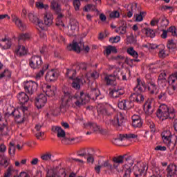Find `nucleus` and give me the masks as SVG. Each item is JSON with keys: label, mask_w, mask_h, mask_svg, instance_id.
I'll return each mask as SVG.
<instances>
[{"label": "nucleus", "mask_w": 177, "mask_h": 177, "mask_svg": "<svg viewBox=\"0 0 177 177\" xmlns=\"http://www.w3.org/2000/svg\"><path fill=\"white\" fill-rule=\"evenodd\" d=\"M102 100L103 95L100 94V91L98 88H91L90 96L89 95L82 92H77L75 96L71 95V93L68 91H64V95L62 98V107H68V106H73V107H81L84 104L89 102V100Z\"/></svg>", "instance_id": "1"}, {"label": "nucleus", "mask_w": 177, "mask_h": 177, "mask_svg": "<svg viewBox=\"0 0 177 177\" xmlns=\"http://www.w3.org/2000/svg\"><path fill=\"white\" fill-rule=\"evenodd\" d=\"M156 115L162 121L168 119L172 120L175 118V109L172 107H168L165 104H162L159 106Z\"/></svg>", "instance_id": "2"}, {"label": "nucleus", "mask_w": 177, "mask_h": 177, "mask_svg": "<svg viewBox=\"0 0 177 177\" xmlns=\"http://www.w3.org/2000/svg\"><path fill=\"white\" fill-rule=\"evenodd\" d=\"M104 121L106 125H112L114 128L118 129V128L124 127V124L125 123V115L121 112H118L113 119H105Z\"/></svg>", "instance_id": "3"}, {"label": "nucleus", "mask_w": 177, "mask_h": 177, "mask_svg": "<svg viewBox=\"0 0 177 177\" xmlns=\"http://www.w3.org/2000/svg\"><path fill=\"white\" fill-rule=\"evenodd\" d=\"M147 88V86H146V83L140 80V78H137L136 80V85L134 88V91L137 92V94L135 97V102L136 103H142V102L145 100V97L143 95H142V92H145Z\"/></svg>", "instance_id": "4"}, {"label": "nucleus", "mask_w": 177, "mask_h": 177, "mask_svg": "<svg viewBox=\"0 0 177 177\" xmlns=\"http://www.w3.org/2000/svg\"><path fill=\"white\" fill-rule=\"evenodd\" d=\"M161 136L164 143L167 145L169 150H174L177 143L176 135H172L170 131H165L162 133Z\"/></svg>", "instance_id": "5"}, {"label": "nucleus", "mask_w": 177, "mask_h": 177, "mask_svg": "<svg viewBox=\"0 0 177 177\" xmlns=\"http://www.w3.org/2000/svg\"><path fill=\"white\" fill-rule=\"evenodd\" d=\"M67 49L68 50H74V52H77V53H80L81 50L89 52V46H85L83 41H80V42L73 41L72 44H69L67 46Z\"/></svg>", "instance_id": "6"}, {"label": "nucleus", "mask_w": 177, "mask_h": 177, "mask_svg": "<svg viewBox=\"0 0 177 177\" xmlns=\"http://www.w3.org/2000/svg\"><path fill=\"white\" fill-rule=\"evenodd\" d=\"M37 88L38 83L32 80L24 82V89L25 90V92L29 95H33L37 91Z\"/></svg>", "instance_id": "7"}, {"label": "nucleus", "mask_w": 177, "mask_h": 177, "mask_svg": "<svg viewBox=\"0 0 177 177\" xmlns=\"http://www.w3.org/2000/svg\"><path fill=\"white\" fill-rule=\"evenodd\" d=\"M143 109L147 115L153 114L154 109H156V100L153 98H149L144 104Z\"/></svg>", "instance_id": "8"}, {"label": "nucleus", "mask_w": 177, "mask_h": 177, "mask_svg": "<svg viewBox=\"0 0 177 177\" xmlns=\"http://www.w3.org/2000/svg\"><path fill=\"white\" fill-rule=\"evenodd\" d=\"M29 66L33 70L41 68L42 66V58L39 55H33L29 59Z\"/></svg>", "instance_id": "9"}, {"label": "nucleus", "mask_w": 177, "mask_h": 177, "mask_svg": "<svg viewBox=\"0 0 177 177\" xmlns=\"http://www.w3.org/2000/svg\"><path fill=\"white\" fill-rule=\"evenodd\" d=\"M84 126L86 129H92L93 132H95V133H103V128L96 122H88L87 123H84Z\"/></svg>", "instance_id": "10"}, {"label": "nucleus", "mask_w": 177, "mask_h": 177, "mask_svg": "<svg viewBox=\"0 0 177 177\" xmlns=\"http://www.w3.org/2000/svg\"><path fill=\"white\" fill-rule=\"evenodd\" d=\"M133 106V102H132V94L130 95V101L123 100L120 101L118 104V107H119L120 110H129V109H132Z\"/></svg>", "instance_id": "11"}, {"label": "nucleus", "mask_w": 177, "mask_h": 177, "mask_svg": "<svg viewBox=\"0 0 177 177\" xmlns=\"http://www.w3.org/2000/svg\"><path fill=\"white\" fill-rule=\"evenodd\" d=\"M42 91L48 97H53L56 95V88L50 85L44 84L42 86Z\"/></svg>", "instance_id": "12"}, {"label": "nucleus", "mask_w": 177, "mask_h": 177, "mask_svg": "<svg viewBox=\"0 0 177 177\" xmlns=\"http://www.w3.org/2000/svg\"><path fill=\"white\" fill-rule=\"evenodd\" d=\"M126 161H127V163L125 165L127 170L125 171L123 177H130L132 172V169L133 168V167H132V165H133V160H132V156H128L126 158Z\"/></svg>", "instance_id": "13"}, {"label": "nucleus", "mask_w": 177, "mask_h": 177, "mask_svg": "<svg viewBox=\"0 0 177 177\" xmlns=\"http://www.w3.org/2000/svg\"><path fill=\"white\" fill-rule=\"evenodd\" d=\"M46 102H48V98L45 94H40L35 99V104L37 109H42L45 106Z\"/></svg>", "instance_id": "14"}, {"label": "nucleus", "mask_w": 177, "mask_h": 177, "mask_svg": "<svg viewBox=\"0 0 177 177\" xmlns=\"http://www.w3.org/2000/svg\"><path fill=\"white\" fill-rule=\"evenodd\" d=\"M102 168H108L109 171H113V165L110 163L109 160H106L102 162V165H96L94 167V170L97 174V175L100 174V169Z\"/></svg>", "instance_id": "15"}, {"label": "nucleus", "mask_w": 177, "mask_h": 177, "mask_svg": "<svg viewBox=\"0 0 177 177\" xmlns=\"http://www.w3.org/2000/svg\"><path fill=\"white\" fill-rule=\"evenodd\" d=\"M97 111L99 115H111L114 111V109L111 107L106 108L102 105H98Z\"/></svg>", "instance_id": "16"}, {"label": "nucleus", "mask_w": 177, "mask_h": 177, "mask_svg": "<svg viewBox=\"0 0 177 177\" xmlns=\"http://www.w3.org/2000/svg\"><path fill=\"white\" fill-rule=\"evenodd\" d=\"M132 139H133V134L132 133H129V134H120L118 138H115L113 140V143L115 145H118V142L121 140H127V142H132Z\"/></svg>", "instance_id": "17"}, {"label": "nucleus", "mask_w": 177, "mask_h": 177, "mask_svg": "<svg viewBox=\"0 0 177 177\" xmlns=\"http://www.w3.org/2000/svg\"><path fill=\"white\" fill-rule=\"evenodd\" d=\"M11 114L14 116L15 120L17 124H23L24 122V115L19 109L13 111Z\"/></svg>", "instance_id": "18"}, {"label": "nucleus", "mask_w": 177, "mask_h": 177, "mask_svg": "<svg viewBox=\"0 0 177 177\" xmlns=\"http://www.w3.org/2000/svg\"><path fill=\"white\" fill-rule=\"evenodd\" d=\"M121 95H124V90L115 86L109 89V96L111 97H119Z\"/></svg>", "instance_id": "19"}, {"label": "nucleus", "mask_w": 177, "mask_h": 177, "mask_svg": "<svg viewBox=\"0 0 177 177\" xmlns=\"http://www.w3.org/2000/svg\"><path fill=\"white\" fill-rule=\"evenodd\" d=\"M12 19L13 23H15V24L17 26V27H18V28H19V30H21V31H24V30H26V24L23 23V21H21V19H20L19 17L15 15H12Z\"/></svg>", "instance_id": "20"}, {"label": "nucleus", "mask_w": 177, "mask_h": 177, "mask_svg": "<svg viewBox=\"0 0 177 177\" xmlns=\"http://www.w3.org/2000/svg\"><path fill=\"white\" fill-rule=\"evenodd\" d=\"M167 177H177V166L175 165H169L167 169Z\"/></svg>", "instance_id": "21"}, {"label": "nucleus", "mask_w": 177, "mask_h": 177, "mask_svg": "<svg viewBox=\"0 0 177 177\" xmlns=\"http://www.w3.org/2000/svg\"><path fill=\"white\" fill-rule=\"evenodd\" d=\"M57 80V73L55 70L49 71L46 75V81L47 82H52Z\"/></svg>", "instance_id": "22"}, {"label": "nucleus", "mask_w": 177, "mask_h": 177, "mask_svg": "<svg viewBox=\"0 0 177 177\" xmlns=\"http://www.w3.org/2000/svg\"><path fill=\"white\" fill-rule=\"evenodd\" d=\"M0 46L2 49H10V46H12V39L6 37L1 39Z\"/></svg>", "instance_id": "23"}, {"label": "nucleus", "mask_w": 177, "mask_h": 177, "mask_svg": "<svg viewBox=\"0 0 177 177\" xmlns=\"http://www.w3.org/2000/svg\"><path fill=\"white\" fill-rule=\"evenodd\" d=\"M136 5V10H138L139 14H136L135 15V21L140 22L143 21V15H145V12H142V8L140 6H138V3H135Z\"/></svg>", "instance_id": "24"}, {"label": "nucleus", "mask_w": 177, "mask_h": 177, "mask_svg": "<svg viewBox=\"0 0 177 177\" xmlns=\"http://www.w3.org/2000/svg\"><path fill=\"white\" fill-rule=\"evenodd\" d=\"M104 81L106 82V85H112L115 86L117 85V78L115 76L109 75L104 77Z\"/></svg>", "instance_id": "25"}, {"label": "nucleus", "mask_w": 177, "mask_h": 177, "mask_svg": "<svg viewBox=\"0 0 177 177\" xmlns=\"http://www.w3.org/2000/svg\"><path fill=\"white\" fill-rule=\"evenodd\" d=\"M44 24L48 27L53 24V15L51 12L44 14Z\"/></svg>", "instance_id": "26"}, {"label": "nucleus", "mask_w": 177, "mask_h": 177, "mask_svg": "<svg viewBox=\"0 0 177 177\" xmlns=\"http://www.w3.org/2000/svg\"><path fill=\"white\" fill-rule=\"evenodd\" d=\"M136 169H138L140 172V174L143 175L145 172H147L149 167H147L146 164L143 162H138L137 165H135Z\"/></svg>", "instance_id": "27"}, {"label": "nucleus", "mask_w": 177, "mask_h": 177, "mask_svg": "<svg viewBox=\"0 0 177 177\" xmlns=\"http://www.w3.org/2000/svg\"><path fill=\"white\" fill-rule=\"evenodd\" d=\"M19 102L21 103V104H26L27 102H28L30 97L27 94L24 92L19 93L17 96Z\"/></svg>", "instance_id": "28"}, {"label": "nucleus", "mask_w": 177, "mask_h": 177, "mask_svg": "<svg viewBox=\"0 0 177 177\" xmlns=\"http://www.w3.org/2000/svg\"><path fill=\"white\" fill-rule=\"evenodd\" d=\"M72 80L73 82H72L71 86L72 88H74V89H80V88H81V84H84L85 82V80L80 79L78 77Z\"/></svg>", "instance_id": "29"}, {"label": "nucleus", "mask_w": 177, "mask_h": 177, "mask_svg": "<svg viewBox=\"0 0 177 177\" xmlns=\"http://www.w3.org/2000/svg\"><path fill=\"white\" fill-rule=\"evenodd\" d=\"M15 52L19 56H25V55H27V48L21 45V44L18 43V46L17 47Z\"/></svg>", "instance_id": "30"}, {"label": "nucleus", "mask_w": 177, "mask_h": 177, "mask_svg": "<svg viewBox=\"0 0 177 177\" xmlns=\"http://www.w3.org/2000/svg\"><path fill=\"white\" fill-rule=\"evenodd\" d=\"M158 84L160 86H165V85H167V73H162L159 75Z\"/></svg>", "instance_id": "31"}, {"label": "nucleus", "mask_w": 177, "mask_h": 177, "mask_svg": "<svg viewBox=\"0 0 177 177\" xmlns=\"http://www.w3.org/2000/svg\"><path fill=\"white\" fill-rule=\"evenodd\" d=\"M52 131L53 132H57V138H64L66 136V131H64L60 127H53Z\"/></svg>", "instance_id": "32"}, {"label": "nucleus", "mask_w": 177, "mask_h": 177, "mask_svg": "<svg viewBox=\"0 0 177 177\" xmlns=\"http://www.w3.org/2000/svg\"><path fill=\"white\" fill-rule=\"evenodd\" d=\"M169 86L167 88V92L168 94L170 96H174V95H176V92H177V82L174 83V84H169Z\"/></svg>", "instance_id": "33"}, {"label": "nucleus", "mask_w": 177, "mask_h": 177, "mask_svg": "<svg viewBox=\"0 0 177 177\" xmlns=\"http://www.w3.org/2000/svg\"><path fill=\"white\" fill-rule=\"evenodd\" d=\"M0 134L2 136H6L9 135V128L6 124L3 123V124H0Z\"/></svg>", "instance_id": "34"}, {"label": "nucleus", "mask_w": 177, "mask_h": 177, "mask_svg": "<svg viewBox=\"0 0 177 177\" xmlns=\"http://www.w3.org/2000/svg\"><path fill=\"white\" fill-rule=\"evenodd\" d=\"M70 30L74 33L76 31H78V21L75 19H71L70 21Z\"/></svg>", "instance_id": "35"}, {"label": "nucleus", "mask_w": 177, "mask_h": 177, "mask_svg": "<svg viewBox=\"0 0 177 177\" xmlns=\"http://www.w3.org/2000/svg\"><path fill=\"white\" fill-rule=\"evenodd\" d=\"M136 117L137 119L133 118V128H142L143 122H142V119H140L139 115H137Z\"/></svg>", "instance_id": "36"}, {"label": "nucleus", "mask_w": 177, "mask_h": 177, "mask_svg": "<svg viewBox=\"0 0 177 177\" xmlns=\"http://www.w3.org/2000/svg\"><path fill=\"white\" fill-rule=\"evenodd\" d=\"M48 68H49V65L48 64L44 65L42 69L36 74V77H35L36 80H40L41 77L44 76V74H45V72L48 70Z\"/></svg>", "instance_id": "37"}, {"label": "nucleus", "mask_w": 177, "mask_h": 177, "mask_svg": "<svg viewBox=\"0 0 177 177\" xmlns=\"http://www.w3.org/2000/svg\"><path fill=\"white\" fill-rule=\"evenodd\" d=\"M157 99L160 102H165L168 100V94L167 91H162L157 95Z\"/></svg>", "instance_id": "38"}, {"label": "nucleus", "mask_w": 177, "mask_h": 177, "mask_svg": "<svg viewBox=\"0 0 177 177\" xmlns=\"http://www.w3.org/2000/svg\"><path fill=\"white\" fill-rule=\"evenodd\" d=\"M30 38H31L30 34H28V33L21 34L18 37V41H19V43L20 44L21 41H28Z\"/></svg>", "instance_id": "39"}, {"label": "nucleus", "mask_w": 177, "mask_h": 177, "mask_svg": "<svg viewBox=\"0 0 177 177\" xmlns=\"http://www.w3.org/2000/svg\"><path fill=\"white\" fill-rule=\"evenodd\" d=\"M75 74H77L75 70L68 69L66 75L68 77V78H69V80H74V78H75Z\"/></svg>", "instance_id": "40"}, {"label": "nucleus", "mask_w": 177, "mask_h": 177, "mask_svg": "<svg viewBox=\"0 0 177 177\" xmlns=\"http://www.w3.org/2000/svg\"><path fill=\"white\" fill-rule=\"evenodd\" d=\"M0 165H2L5 168L9 165V162H8V159L5 155H0Z\"/></svg>", "instance_id": "41"}, {"label": "nucleus", "mask_w": 177, "mask_h": 177, "mask_svg": "<svg viewBox=\"0 0 177 177\" xmlns=\"http://www.w3.org/2000/svg\"><path fill=\"white\" fill-rule=\"evenodd\" d=\"M34 24H35L36 26V28L39 30L41 31L42 30H44V22L42 21V20L38 19L35 23Z\"/></svg>", "instance_id": "42"}, {"label": "nucleus", "mask_w": 177, "mask_h": 177, "mask_svg": "<svg viewBox=\"0 0 177 177\" xmlns=\"http://www.w3.org/2000/svg\"><path fill=\"white\" fill-rule=\"evenodd\" d=\"M145 32L150 38H154L156 37V32L150 28H145Z\"/></svg>", "instance_id": "43"}, {"label": "nucleus", "mask_w": 177, "mask_h": 177, "mask_svg": "<svg viewBox=\"0 0 177 177\" xmlns=\"http://www.w3.org/2000/svg\"><path fill=\"white\" fill-rule=\"evenodd\" d=\"M51 8L53 10H54L57 13H59V12H60L61 10L60 5H59V3H57V2H56L55 0H53V1L51 2Z\"/></svg>", "instance_id": "44"}, {"label": "nucleus", "mask_w": 177, "mask_h": 177, "mask_svg": "<svg viewBox=\"0 0 177 177\" xmlns=\"http://www.w3.org/2000/svg\"><path fill=\"white\" fill-rule=\"evenodd\" d=\"M35 6L37 9H45V10L49 9V6L48 4H44V3L41 1H37L35 3Z\"/></svg>", "instance_id": "45"}, {"label": "nucleus", "mask_w": 177, "mask_h": 177, "mask_svg": "<svg viewBox=\"0 0 177 177\" xmlns=\"http://www.w3.org/2000/svg\"><path fill=\"white\" fill-rule=\"evenodd\" d=\"M168 82L170 84H176L177 82V72L171 74L168 78Z\"/></svg>", "instance_id": "46"}, {"label": "nucleus", "mask_w": 177, "mask_h": 177, "mask_svg": "<svg viewBox=\"0 0 177 177\" xmlns=\"http://www.w3.org/2000/svg\"><path fill=\"white\" fill-rule=\"evenodd\" d=\"M148 90L151 95H154L157 92V86L154 83H151L148 86Z\"/></svg>", "instance_id": "47"}, {"label": "nucleus", "mask_w": 177, "mask_h": 177, "mask_svg": "<svg viewBox=\"0 0 177 177\" xmlns=\"http://www.w3.org/2000/svg\"><path fill=\"white\" fill-rule=\"evenodd\" d=\"M52 157H53V155L50 152H46L41 156V158L43 161H49L52 160Z\"/></svg>", "instance_id": "48"}, {"label": "nucleus", "mask_w": 177, "mask_h": 177, "mask_svg": "<svg viewBox=\"0 0 177 177\" xmlns=\"http://www.w3.org/2000/svg\"><path fill=\"white\" fill-rule=\"evenodd\" d=\"M159 20H160V27H167L169 24V21L167 18H165V17H160Z\"/></svg>", "instance_id": "49"}, {"label": "nucleus", "mask_w": 177, "mask_h": 177, "mask_svg": "<svg viewBox=\"0 0 177 177\" xmlns=\"http://www.w3.org/2000/svg\"><path fill=\"white\" fill-rule=\"evenodd\" d=\"M10 156H15L16 154V147L13 142H10V147L8 149Z\"/></svg>", "instance_id": "50"}, {"label": "nucleus", "mask_w": 177, "mask_h": 177, "mask_svg": "<svg viewBox=\"0 0 177 177\" xmlns=\"http://www.w3.org/2000/svg\"><path fill=\"white\" fill-rule=\"evenodd\" d=\"M28 17L30 20V21H31V23H33V24H35V23L38 20V17H37L35 15H34V13L32 12H30L28 15Z\"/></svg>", "instance_id": "51"}, {"label": "nucleus", "mask_w": 177, "mask_h": 177, "mask_svg": "<svg viewBox=\"0 0 177 177\" xmlns=\"http://www.w3.org/2000/svg\"><path fill=\"white\" fill-rule=\"evenodd\" d=\"M127 26H120L115 30V32L124 35L127 33Z\"/></svg>", "instance_id": "52"}, {"label": "nucleus", "mask_w": 177, "mask_h": 177, "mask_svg": "<svg viewBox=\"0 0 177 177\" xmlns=\"http://www.w3.org/2000/svg\"><path fill=\"white\" fill-rule=\"evenodd\" d=\"M112 161L115 164H124V156H120L118 157H114Z\"/></svg>", "instance_id": "53"}, {"label": "nucleus", "mask_w": 177, "mask_h": 177, "mask_svg": "<svg viewBox=\"0 0 177 177\" xmlns=\"http://www.w3.org/2000/svg\"><path fill=\"white\" fill-rule=\"evenodd\" d=\"M113 59L114 60H117L118 62H119L120 64H124V63H125V60L127 59V58H125V57L122 55H118L116 57H114Z\"/></svg>", "instance_id": "54"}, {"label": "nucleus", "mask_w": 177, "mask_h": 177, "mask_svg": "<svg viewBox=\"0 0 177 177\" xmlns=\"http://www.w3.org/2000/svg\"><path fill=\"white\" fill-rule=\"evenodd\" d=\"M84 12H89V10H96V6L93 4H88L84 8Z\"/></svg>", "instance_id": "55"}, {"label": "nucleus", "mask_w": 177, "mask_h": 177, "mask_svg": "<svg viewBox=\"0 0 177 177\" xmlns=\"http://www.w3.org/2000/svg\"><path fill=\"white\" fill-rule=\"evenodd\" d=\"M63 17V15L62 14H59L57 17V19H56V26H64V24H63V21L62 20Z\"/></svg>", "instance_id": "56"}, {"label": "nucleus", "mask_w": 177, "mask_h": 177, "mask_svg": "<svg viewBox=\"0 0 177 177\" xmlns=\"http://www.w3.org/2000/svg\"><path fill=\"white\" fill-rule=\"evenodd\" d=\"M167 48L168 49H175V48H176V42H175L173 39L169 40Z\"/></svg>", "instance_id": "57"}, {"label": "nucleus", "mask_w": 177, "mask_h": 177, "mask_svg": "<svg viewBox=\"0 0 177 177\" xmlns=\"http://www.w3.org/2000/svg\"><path fill=\"white\" fill-rule=\"evenodd\" d=\"M73 141H74V138H68L66 136L62 139V143H63V145H70Z\"/></svg>", "instance_id": "58"}, {"label": "nucleus", "mask_w": 177, "mask_h": 177, "mask_svg": "<svg viewBox=\"0 0 177 177\" xmlns=\"http://www.w3.org/2000/svg\"><path fill=\"white\" fill-rule=\"evenodd\" d=\"M168 32H171V35L176 37L177 35V29L175 26H171L167 29Z\"/></svg>", "instance_id": "59"}, {"label": "nucleus", "mask_w": 177, "mask_h": 177, "mask_svg": "<svg viewBox=\"0 0 177 177\" xmlns=\"http://www.w3.org/2000/svg\"><path fill=\"white\" fill-rule=\"evenodd\" d=\"M120 41H121V37L120 36H115L109 39V42H111V44H117L120 42Z\"/></svg>", "instance_id": "60"}, {"label": "nucleus", "mask_w": 177, "mask_h": 177, "mask_svg": "<svg viewBox=\"0 0 177 177\" xmlns=\"http://www.w3.org/2000/svg\"><path fill=\"white\" fill-rule=\"evenodd\" d=\"M73 6L75 8V10H80V8L81 7V1H80V0H74Z\"/></svg>", "instance_id": "61"}, {"label": "nucleus", "mask_w": 177, "mask_h": 177, "mask_svg": "<svg viewBox=\"0 0 177 177\" xmlns=\"http://www.w3.org/2000/svg\"><path fill=\"white\" fill-rule=\"evenodd\" d=\"M13 172H15L13 167H9L4 175H6V176L10 177L12 175H13Z\"/></svg>", "instance_id": "62"}, {"label": "nucleus", "mask_w": 177, "mask_h": 177, "mask_svg": "<svg viewBox=\"0 0 177 177\" xmlns=\"http://www.w3.org/2000/svg\"><path fill=\"white\" fill-rule=\"evenodd\" d=\"M77 156L79 157H85V156H86V150L85 149L79 150L77 151Z\"/></svg>", "instance_id": "63"}, {"label": "nucleus", "mask_w": 177, "mask_h": 177, "mask_svg": "<svg viewBox=\"0 0 177 177\" xmlns=\"http://www.w3.org/2000/svg\"><path fill=\"white\" fill-rule=\"evenodd\" d=\"M158 23H160V19L158 18H153L151 21V26H152V27H154V26H158Z\"/></svg>", "instance_id": "64"}]
</instances>
